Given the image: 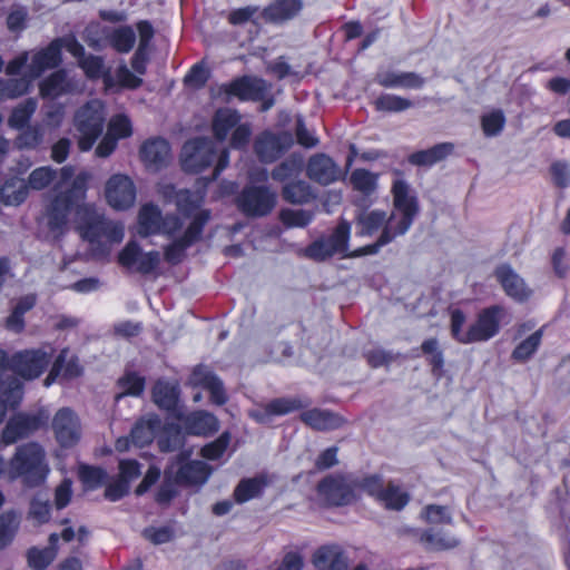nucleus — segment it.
<instances>
[{"label":"nucleus","mask_w":570,"mask_h":570,"mask_svg":"<svg viewBox=\"0 0 570 570\" xmlns=\"http://www.w3.org/2000/svg\"><path fill=\"white\" fill-rule=\"evenodd\" d=\"M384 478L379 473L366 474L354 481V489H360L376 502L384 489Z\"/></svg>","instance_id":"61"},{"label":"nucleus","mask_w":570,"mask_h":570,"mask_svg":"<svg viewBox=\"0 0 570 570\" xmlns=\"http://www.w3.org/2000/svg\"><path fill=\"white\" fill-rule=\"evenodd\" d=\"M454 144L450 141L436 144L428 149L414 151L409 155L407 161L419 167H431L451 156L454 151Z\"/></svg>","instance_id":"32"},{"label":"nucleus","mask_w":570,"mask_h":570,"mask_svg":"<svg viewBox=\"0 0 570 570\" xmlns=\"http://www.w3.org/2000/svg\"><path fill=\"white\" fill-rule=\"evenodd\" d=\"M313 218V212L305 209L282 208L278 213V219L286 228H305Z\"/></svg>","instance_id":"54"},{"label":"nucleus","mask_w":570,"mask_h":570,"mask_svg":"<svg viewBox=\"0 0 570 570\" xmlns=\"http://www.w3.org/2000/svg\"><path fill=\"white\" fill-rule=\"evenodd\" d=\"M313 563L320 570H347V559L338 546H322L313 554Z\"/></svg>","instance_id":"34"},{"label":"nucleus","mask_w":570,"mask_h":570,"mask_svg":"<svg viewBox=\"0 0 570 570\" xmlns=\"http://www.w3.org/2000/svg\"><path fill=\"white\" fill-rule=\"evenodd\" d=\"M81 237L91 245H100L102 239L110 244L120 243L124 239V226L112 222L104 215L95 214L86 219L80 226Z\"/></svg>","instance_id":"12"},{"label":"nucleus","mask_w":570,"mask_h":570,"mask_svg":"<svg viewBox=\"0 0 570 570\" xmlns=\"http://www.w3.org/2000/svg\"><path fill=\"white\" fill-rule=\"evenodd\" d=\"M232 441V434L229 431H224L218 438L214 441L205 444L200 449V455L209 461L219 460L226 450L228 449Z\"/></svg>","instance_id":"60"},{"label":"nucleus","mask_w":570,"mask_h":570,"mask_svg":"<svg viewBox=\"0 0 570 570\" xmlns=\"http://www.w3.org/2000/svg\"><path fill=\"white\" fill-rule=\"evenodd\" d=\"M23 393L24 385L16 376L0 380V423L3 421L8 410H14L20 405Z\"/></svg>","instance_id":"28"},{"label":"nucleus","mask_w":570,"mask_h":570,"mask_svg":"<svg viewBox=\"0 0 570 570\" xmlns=\"http://www.w3.org/2000/svg\"><path fill=\"white\" fill-rule=\"evenodd\" d=\"M163 195L167 199H173L178 213L185 218H190V220L197 213L204 210L200 208L204 197L190 189H176L175 185L169 184L164 187Z\"/></svg>","instance_id":"24"},{"label":"nucleus","mask_w":570,"mask_h":570,"mask_svg":"<svg viewBox=\"0 0 570 570\" xmlns=\"http://www.w3.org/2000/svg\"><path fill=\"white\" fill-rule=\"evenodd\" d=\"M57 556L52 548L31 547L27 551L28 566L33 570H45L48 568Z\"/></svg>","instance_id":"62"},{"label":"nucleus","mask_w":570,"mask_h":570,"mask_svg":"<svg viewBox=\"0 0 570 570\" xmlns=\"http://www.w3.org/2000/svg\"><path fill=\"white\" fill-rule=\"evenodd\" d=\"M52 430L57 442L62 448H71L80 439V422L76 413L69 407H61L52 420Z\"/></svg>","instance_id":"20"},{"label":"nucleus","mask_w":570,"mask_h":570,"mask_svg":"<svg viewBox=\"0 0 570 570\" xmlns=\"http://www.w3.org/2000/svg\"><path fill=\"white\" fill-rule=\"evenodd\" d=\"M317 495L327 508L351 505L357 499L354 481L350 483L343 473L328 474L321 479L316 485Z\"/></svg>","instance_id":"8"},{"label":"nucleus","mask_w":570,"mask_h":570,"mask_svg":"<svg viewBox=\"0 0 570 570\" xmlns=\"http://www.w3.org/2000/svg\"><path fill=\"white\" fill-rule=\"evenodd\" d=\"M421 352L426 356L432 375L440 380L444 374V354L436 337H430L422 342Z\"/></svg>","instance_id":"44"},{"label":"nucleus","mask_w":570,"mask_h":570,"mask_svg":"<svg viewBox=\"0 0 570 570\" xmlns=\"http://www.w3.org/2000/svg\"><path fill=\"white\" fill-rule=\"evenodd\" d=\"M413 105L410 99L392 94H382L373 101L374 109L380 112H402Z\"/></svg>","instance_id":"52"},{"label":"nucleus","mask_w":570,"mask_h":570,"mask_svg":"<svg viewBox=\"0 0 570 570\" xmlns=\"http://www.w3.org/2000/svg\"><path fill=\"white\" fill-rule=\"evenodd\" d=\"M18 183V176H10L0 184V205L19 206L26 202L27 188L24 186L16 188Z\"/></svg>","instance_id":"48"},{"label":"nucleus","mask_w":570,"mask_h":570,"mask_svg":"<svg viewBox=\"0 0 570 570\" xmlns=\"http://www.w3.org/2000/svg\"><path fill=\"white\" fill-rule=\"evenodd\" d=\"M164 216L160 208L154 203L144 204L138 212V234L149 237L161 233Z\"/></svg>","instance_id":"33"},{"label":"nucleus","mask_w":570,"mask_h":570,"mask_svg":"<svg viewBox=\"0 0 570 570\" xmlns=\"http://www.w3.org/2000/svg\"><path fill=\"white\" fill-rule=\"evenodd\" d=\"M391 191L394 209L401 217L396 219V215L392 214L390 219H393V229L396 234L404 235L419 214L417 198L411 194L409 184L403 179L394 180Z\"/></svg>","instance_id":"9"},{"label":"nucleus","mask_w":570,"mask_h":570,"mask_svg":"<svg viewBox=\"0 0 570 570\" xmlns=\"http://www.w3.org/2000/svg\"><path fill=\"white\" fill-rule=\"evenodd\" d=\"M304 157L299 153H293L276 165L272 171L271 177L274 181L282 183L295 180L304 169Z\"/></svg>","instance_id":"37"},{"label":"nucleus","mask_w":570,"mask_h":570,"mask_svg":"<svg viewBox=\"0 0 570 570\" xmlns=\"http://www.w3.org/2000/svg\"><path fill=\"white\" fill-rule=\"evenodd\" d=\"M350 183L353 189L370 195L377 185V175L365 168H356L350 176Z\"/></svg>","instance_id":"59"},{"label":"nucleus","mask_w":570,"mask_h":570,"mask_svg":"<svg viewBox=\"0 0 570 570\" xmlns=\"http://www.w3.org/2000/svg\"><path fill=\"white\" fill-rule=\"evenodd\" d=\"M420 541L426 549L441 551L458 547L459 541L454 537L445 535L441 532H434L432 529L422 531Z\"/></svg>","instance_id":"56"},{"label":"nucleus","mask_w":570,"mask_h":570,"mask_svg":"<svg viewBox=\"0 0 570 570\" xmlns=\"http://www.w3.org/2000/svg\"><path fill=\"white\" fill-rule=\"evenodd\" d=\"M180 389L177 383L158 379L151 387V400L158 409L177 414Z\"/></svg>","instance_id":"27"},{"label":"nucleus","mask_w":570,"mask_h":570,"mask_svg":"<svg viewBox=\"0 0 570 570\" xmlns=\"http://www.w3.org/2000/svg\"><path fill=\"white\" fill-rule=\"evenodd\" d=\"M117 386L121 392L115 396L116 401H119L124 396L138 397L145 391L146 380L134 371H127L117 380Z\"/></svg>","instance_id":"50"},{"label":"nucleus","mask_w":570,"mask_h":570,"mask_svg":"<svg viewBox=\"0 0 570 570\" xmlns=\"http://www.w3.org/2000/svg\"><path fill=\"white\" fill-rule=\"evenodd\" d=\"M57 171L52 169L50 166H42L33 169L28 177V181L19 178V183L16 188H21L24 186L27 188V196L29 195V189L33 190H42L50 186L52 181L56 179Z\"/></svg>","instance_id":"49"},{"label":"nucleus","mask_w":570,"mask_h":570,"mask_svg":"<svg viewBox=\"0 0 570 570\" xmlns=\"http://www.w3.org/2000/svg\"><path fill=\"white\" fill-rule=\"evenodd\" d=\"M184 434L185 433L181 424H165L161 429V433L157 439L159 451L163 453H169L180 449L185 442Z\"/></svg>","instance_id":"45"},{"label":"nucleus","mask_w":570,"mask_h":570,"mask_svg":"<svg viewBox=\"0 0 570 570\" xmlns=\"http://www.w3.org/2000/svg\"><path fill=\"white\" fill-rule=\"evenodd\" d=\"M277 203L275 191L268 186L247 185L236 198L238 209L247 217H265Z\"/></svg>","instance_id":"11"},{"label":"nucleus","mask_w":570,"mask_h":570,"mask_svg":"<svg viewBox=\"0 0 570 570\" xmlns=\"http://www.w3.org/2000/svg\"><path fill=\"white\" fill-rule=\"evenodd\" d=\"M71 90V83L65 69H58L39 82L42 99H57Z\"/></svg>","instance_id":"35"},{"label":"nucleus","mask_w":570,"mask_h":570,"mask_svg":"<svg viewBox=\"0 0 570 570\" xmlns=\"http://www.w3.org/2000/svg\"><path fill=\"white\" fill-rule=\"evenodd\" d=\"M213 137L218 142H224L229 136V147L235 150H245L252 137V127L248 122H242V116L236 109L218 108L210 122Z\"/></svg>","instance_id":"5"},{"label":"nucleus","mask_w":570,"mask_h":570,"mask_svg":"<svg viewBox=\"0 0 570 570\" xmlns=\"http://www.w3.org/2000/svg\"><path fill=\"white\" fill-rule=\"evenodd\" d=\"M294 145L293 136L287 131L274 134L261 132L254 140V153L262 164H273L281 159Z\"/></svg>","instance_id":"13"},{"label":"nucleus","mask_w":570,"mask_h":570,"mask_svg":"<svg viewBox=\"0 0 570 570\" xmlns=\"http://www.w3.org/2000/svg\"><path fill=\"white\" fill-rule=\"evenodd\" d=\"M19 527L20 518L14 510H8L0 514V551L13 542Z\"/></svg>","instance_id":"51"},{"label":"nucleus","mask_w":570,"mask_h":570,"mask_svg":"<svg viewBox=\"0 0 570 570\" xmlns=\"http://www.w3.org/2000/svg\"><path fill=\"white\" fill-rule=\"evenodd\" d=\"M544 334V327H540L534 331L528 337L522 340L511 352V360L514 363H527L530 361L533 355L538 352L539 347L542 344V338Z\"/></svg>","instance_id":"41"},{"label":"nucleus","mask_w":570,"mask_h":570,"mask_svg":"<svg viewBox=\"0 0 570 570\" xmlns=\"http://www.w3.org/2000/svg\"><path fill=\"white\" fill-rule=\"evenodd\" d=\"M303 9L302 0H273L262 11L266 22L283 23L294 19Z\"/></svg>","instance_id":"29"},{"label":"nucleus","mask_w":570,"mask_h":570,"mask_svg":"<svg viewBox=\"0 0 570 570\" xmlns=\"http://www.w3.org/2000/svg\"><path fill=\"white\" fill-rule=\"evenodd\" d=\"M36 303L37 298L33 294L20 297L6 318V327L14 333L23 332L26 327L24 315L35 307Z\"/></svg>","instance_id":"43"},{"label":"nucleus","mask_w":570,"mask_h":570,"mask_svg":"<svg viewBox=\"0 0 570 570\" xmlns=\"http://www.w3.org/2000/svg\"><path fill=\"white\" fill-rule=\"evenodd\" d=\"M389 220L390 217L386 218V214L383 210L362 213L355 219L358 229L357 234L361 236H372L381 228L383 229Z\"/></svg>","instance_id":"47"},{"label":"nucleus","mask_w":570,"mask_h":570,"mask_svg":"<svg viewBox=\"0 0 570 570\" xmlns=\"http://www.w3.org/2000/svg\"><path fill=\"white\" fill-rule=\"evenodd\" d=\"M61 38H55L46 47L36 51L31 57L28 71L36 79L48 69L58 68L62 62Z\"/></svg>","instance_id":"23"},{"label":"nucleus","mask_w":570,"mask_h":570,"mask_svg":"<svg viewBox=\"0 0 570 570\" xmlns=\"http://www.w3.org/2000/svg\"><path fill=\"white\" fill-rule=\"evenodd\" d=\"M505 314V307L500 304L483 307L476 313L475 320L464 330L466 315L462 309L454 308L450 311L451 337L463 345L488 342L500 333Z\"/></svg>","instance_id":"1"},{"label":"nucleus","mask_w":570,"mask_h":570,"mask_svg":"<svg viewBox=\"0 0 570 570\" xmlns=\"http://www.w3.org/2000/svg\"><path fill=\"white\" fill-rule=\"evenodd\" d=\"M266 85L263 79L250 76L236 77L219 87V92L227 98H237L239 101H261L266 95Z\"/></svg>","instance_id":"17"},{"label":"nucleus","mask_w":570,"mask_h":570,"mask_svg":"<svg viewBox=\"0 0 570 570\" xmlns=\"http://www.w3.org/2000/svg\"><path fill=\"white\" fill-rule=\"evenodd\" d=\"M110 46L119 53L129 52L136 42V35L131 27L116 28L109 36Z\"/></svg>","instance_id":"57"},{"label":"nucleus","mask_w":570,"mask_h":570,"mask_svg":"<svg viewBox=\"0 0 570 570\" xmlns=\"http://www.w3.org/2000/svg\"><path fill=\"white\" fill-rule=\"evenodd\" d=\"M35 79L29 71L19 78H0V100L17 99L28 95Z\"/></svg>","instance_id":"40"},{"label":"nucleus","mask_w":570,"mask_h":570,"mask_svg":"<svg viewBox=\"0 0 570 570\" xmlns=\"http://www.w3.org/2000/svg\"><path fill=\"white\" fill-rule=\"evenodd\" d=\"M282 199L291 205H306L316 198L312 186L303 180L296 179L284 184L281 188Z\"/></svg>","instance_id":"36"},{"label":"nucleus","mask_w":570,"mask_h":570,"mask_svg":"<svg viewBox=\"0 0 570 570\" xmlns=\"http://www.w3.org/2000/svg\"><path fill=\"white\" fill-rule=\"evenodd\" d=\"M37 109V101L28 98L14 107L8 118V125L14 129H23L29 126V121Z\"/></svg>","instance_id":"53"},{"label":"nucleus","mask_w":570,"mask_h":570,"mask_svg":"<svg viewBox=\"0 0 570 570\" xmlns=\"http://www.w3.org/2000/svg\"><path fill=\"white\" fill-rule=\"evenodd\" d=\"M375 82L383 88L421 89L425 80L413 71H380L375 76Z\"/></svg>","instance_id":"30"},{"label":"nucleus","mask_w":570,"mask_h":570,"mask_svg":"<svg viewBox=\"0 0 570 570\" xmlns=\"http://www.w3.org/2000/svg\"><path fill=\"white\" fill-rule=\"evenodd\" d=\"M229 164V150H217L213 140L207 137H194L185 141L180 151V167L187 174H200L209 167L213 173L206 177L207 183L215 181Z\"/></svg>","instance_id":"2"},{"label":"nucleus","mask_w":570,"mask_h":570,"mask_svg":"<svg viewBox=\"0 0 570 570\" xmlns=\"http://www.w3.org/2000/svg\"><path fill=\"white\" fill-rule=\"evenodd\" d=\"M351 235V225L341 220L327 237H320L304 248V255L315 262H324L335 254L346 252Z\"/></svg>","instance_id":"10"},{"label":"nucleus","mask_w":570,"mask_h":570,"mask_svg":"<svg viewBox=\"0 0 570 570\" xmlns=\"http://www.w3.org/2000/svg\"><path fill=\"white\" fill-rule=\"evenodd\" d=\"M308 404L309 401H303L299 397H276L266 403L262 412L253 413L252 417L258 423H266L272 416L286 415L302 410Z\"/></svg>","instance_id":"26"},{"label":"nucleus","mask_w":570,"mask_h":570,"mask_svg":"<svg viewBox=\"0 0 570 570\" xmlns=\"http://www.w3.org/2000/svg\"><path fill=\"white\" fill-rule=\"evenodd\" d=\"M136 186L127 175L115 174L106 183V200L116 210H127L132 207L136 202Z\"/></svg>","instance_id":"15"},{"label":"nucleus","mask_w":570,"mask_h":570,"mask_svg":"<svg viewBox=\"0 0 570 570\" xmlns=\"http://www.w3.org/2000/svg\"><path fill=\"white\" fill-rule=\"evenodd\" d=\"M49 473L43 448L37 442H28L17 446L9 460L8 479L21 480L28 488L41 485Z\"/></svg>","instance_id":"4"},{"label":"nucleus","mask_w":570,"mask_h":570,"mask_svg":"<svg viewBox=\"0 0 570 570\" xmlns=\"http://www.w3.org/2000/svg\"><path fill=\"white\" fill-rule=\"evenodd\" d=\"M210 210L197 213L184 230L183 235L164 247V259L170 265H178L186 256V250L203 239L206 225L210 220Z\"/></svg>","instance_id":"6"},{"label":"nucleus","mask_w":570,"mask_h":570,"mask_svg":"<svg viewBox=\"0 0 570 570\" xmlns=\"http://www.w3.org/2000/svg\"><path fill=\"white\" fill-rule=\"evenodd\" d=\"M209 77L210 72L204 66V63L197 62L189 69V71L184 78V82L187 86L194 87L196 89H202L206 86L207 81L209 80Z\"/></svg>","instance_id":"64"},{"label":"nucleus","mask_w":570,"mask_h":570,"mask_svg":"<svg viewBox=\"0 0 570 570\" xmlns=\"http://www.w3.org/2000/svg\"><path fill=\"white\" fill-rule=\"evenodd\" d=\"M176 417L187 435L207 438L217 433L220 428L217 416L205 410H196L187 414L178 412Z\"/></svg>","instance_id":"19"},{"label":"nucleus","mask_w":570,"mask_h":570,"mask_svg":"<svg viewBox=\"0 0 570 570\" xmlns=\"http://www.w3.org/2000/svg\"><path fill=\"white\" fill-rule=\"evenodd\" d=\"M306 175L311 180L322 186H328L340 179L341 170L332 157L324 153H317L309 157Z\"/></svg>","instance_id":"22"},{"label":"nucleus","mask_w":570,"mask_h":570,"mask_svg":"<svg viewBox=\"0 0 570 570\" xmlns=\"http://www.w3.org/2000/svg\"><path fill=\"white\" fill-rule=\"evenodd\" d=\"M268 484L266 475H256L254 478H244L234 489V500L242 504L263 494Z\"/></svg>","instance_id":"38"},{"label":"nucleus","mask_w":570,"mask_h":570,"mask_svg":"<svg viewBox=\"0 0 570 570\" xmlns=\"http://www.w3.org/2000/svg\"><path fill=\"white\" fill-rule=\"evenodd\" d=\"M397 236L401 235L393 229V219H390L375 243L356 248L350 256L360 257L376 254L382 246L391 243Z\"/></svg>","instance_id":"58"},{"label":"nucleus","mask_w":570,"mask_h":570,"mask_svg":"<svg viewBox=\"0 0 570 570\" xmlns=\"http://www.w3.org/2000/svg\"><path fill=\"white\" fill-rule=\"evenodd\" d=\"M52 356V347L24 348L11 355L0 348V380L16 376L23 383L39 379L47 371Z\"/></svg>","instance_id":"3"},{"label":"nucleus","mask_w":570,"mask_h":570,"mask_svg":"<svg viewBox=\"0 0 570 570\" xmlns=\"http://www.w3.org/2000/svg\"><path fill=\"white\" fill-rule=\"evenodd\" d=\"M189 452L181 451L177 455L179 468L175 473L174 482L178 485H197L205 483L210 473L212 468L199 460H188Z\"/></svg>","instance_id":"21"},{"label":"nucleus","mask_w":570,"mask_h":570,"mask_svg":"<svg viewBox=\"0 0 570 570\" xmlns=\"http://www.w3.org/2000/svg\"><path fill=\"white\" fill-rule=\"evenodd\" d=\"M105 116L95 102H86L75 115V127L79 132L78 148L89 151L104 130Z\"/></svg>","instance_id":"7"},{"label":"nucleus","mask_w":570,"mask_h":570,"mask_svg":"<svg viewBox=\"0 0 570 570\" xmlns=\"http://www.w3.org/2000/svg\"><path fill=\"white\" fill-rule=\"evenodd\" d=\"M78 66L83 70L86 77L91 80L102 78L106 88L114 86V79L108 69H105L104 59L95 55H86L83 59L78 62Z\"/></svg>","instance_id":"46"},{"label":"nucleus","mask_w":570,"mask_h":570,"mask_svg":"<svg viewBox=\"0 0 570 570\" xmlns=\"http://www.w3.org/2000/svg\"><path fill=\"white\" fill-rule=\"evenodd\" d=\"M299 420L315 431H332L341 428L344 419L328 410L309 409L299 414Z\"/></svg>","instance_id":"31"},{"label":"nucleus","mask_w":570,"mask_h":570,"mask_svg":"<svg viewBox=\"0 0 570 570\" xmlns=\"http://www.w3.org/2000/svg\"><path fill=\"white\" fill-rule=\"evenodd\" d=\"M410 500L411 497L406 491L402 490V488L393 481H389L381 492L377 503L390 511H402L409 504Z\"/></svg>","instance_id":"42"},{"label":"nucleus","mask_w":570,"mask_h":570,"mask_svg":"<svg viewBox=\"0 0 570 570\" xmlns=\"http://www.w3.org/2000/svg\"><path fill=\"white\" fill-rule=\"evenodd\" d=\"M161 429V421L158 416L136 422L130 431V438L135 445L145 448L153 443L157 432Z\"/></svg>","instance_id":"39"},{"label":"nucleus","mask_w":570,"mask_h":570,"mask_svg":"<svg viewBox=\"0 0 570 570\" xmlns=\"http://www.w3.org/2000/svg\"><path fill=\"white\" fill-rule=\"evenodd\" d=\"M48 421L49 415L42 410L33 414L19 412L12 415L4 425V441L7 444H13L46 426Z\"/></svg>","instance_id":"14"},{"label":"nucleus","mask_w":570,"mask_h":570,"mask_svg":"<svg viewBox=\"0 0 570 570\" xmlns=\"http://www.w3.org/2000/svg\"><path fill=\"white\" fill-rule=\"evenodd\" d=\"M118 263L122 267L131 268L136 265V271L142 275L154 273L160 264V254L158 250L142 253L141 247L135 240H129L118 254Z\"/></svg>","instance_id":"16"},{"label":"nucleus","mask_w":570,"mask_h":570,"mask_svg":"<svg viewBox=\"0 0 570 570\" xmlns=\"http://www.w3.org/2000/svg\"><path fill=\"white\" fill-rule=\"evenodd\" d=\"M78 476L86 490H96L104 485L108 479L105 469L89 464L80 465Z\"/></svg>","instance_id":"55"},{"label":"nucleus","mask_w":570,"mask_h":570,"mask_svg":"<svg viewBox=\"0 0 570 570\" xmlns=\"http://www.w3.org/2000/svg\"><path fill=\"white\" fill-rule=\"evenodd\" d=\"M493 275L504 294L514 302L525 303L532 296L533 291L510 264H499L494 268Z\"/></svg>","instance_id":"18"},{"label":"nucleus","mask_w":570,"mask_h":570,"mask_svg":"<svg viewBox=\"0 0 570 570\" xmlns=\"http://www.w3.org/2000/svg\"><path fill=\"white\" fill-rule=\"evenodd\" d=\"M505 125V117L502 110L497 109L481 117V127L485 136L499 135Z\"/></svg>","instance_id":"63"},{"label":"nucleus","mask_w":570,"mask_h":570,"mask_svg":"<svg viewBox=\"0 0 570 570\" xmlns=\"http://www.w3.org/2000/svg\"><path fill=\"white\" fill-rule=\"evenodd\" d=\"M170 155L168 141L161 137H155L144 141L139 149L141 161L147 168L158 170L166 166Z\"/></svg>","instance_id":"25"}]
</instances>
